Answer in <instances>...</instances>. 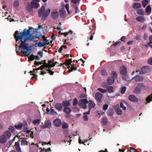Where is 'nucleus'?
Masks as SVG:
<instances>
[{
    "mask_svg": "<svg viewBox=\"0 0 152 152\" xmlns=\"http://www.w3.org/2000/svg\"><path fill=\"white\" fill-rule=\"evenodd\" d=\"M16 42L18 41L21 42V44L19 46L16 44V52H20L24 56L31 57L29 56L32 51L30 50L29 47H28V43H26L27 42L25 39L14 37ZM32 57H38V56H33Z\"/></svg>",
    "mask_w": 152,
    "mask_h": 152,
    "instance_id": "nucleus-1",
    "label": "nucleus"
},
{
    "mask_svg": "<svg viewBox=\"0 0 152 152\" xmlns=\"http://www.w3.org/2000/svg\"><path fill=\"white\" fill-rule=\"evenodd\" d=\"M32 28V27H30L28 30L24 29L22 32L17 30L15 31L14 34V37L23 39H27V37L32 34L31 32V31Z\"/></svg>",
    "mask_w": 152,
    "mask_h": 152,
    "instance_id": "nucleus-2",
    "label": "nucleus"
},
{
    "mask_svg": "<svg viewBox=\"0 0 152 152\" xmlns=\"http://www.w3.org/2000/svg\"><path fill=\"white\" fill-rule=\"evenodd\" d=\"M51 10L48 9L45 11V7L42 5L38 11V16L39 18H41L42 20H45L50 13Z\"/></svg>",
    "mask_w": 152,
    "mask_h": 152,
    "instance_id": "nucleus-3",
    "label": "nucleus"
},
{
    "mask_svg": "<svg viewBox=\"0 0 152 152\" xmlns=\"http://www.w3.org/2000/svg\"><path fill=\"white\" fill-rule=\"evenodd\" d=\"M151 68L149 66H144L141 69L140 74H142L151 71Z\"/></svg>",
    "mask_w": 152,
    "mask_h": 152,
    "instance_id": "nucleus-4",
    "label": "nucleus"
},
{
    "mask_svg": "<svg viewBox=\"0 0 152 152\" xmlns=\"http://www.w3.org/2000/svg\"><path fill=\"white\" fill-rule=\"evenodd\" d=\"M59 15L60 17L64 19L66 18V12L64 7H62L59 10Z\"/></svg>",
    "mask_w": 152,
    "mask_h": 152,
    "instance_id": "nucleus-5",
    "label": "nucleus"
},
{
    "mask_svg": "<svg viewBox=\"0 0 152 152\" xmlns=\"http://www.w3.org/2000/svg\"><path fill=\"white\" fill-rule=\"evenodd\" d=\"M27 39H25L27 41H29L30 42L31 41H33L34 42H35V41H34V39H39L40 38V37L38 36L37 34H36L35 36H33L32 34H31V35H30L28 37H27Z\"/></svg>",
    "mask_w": 152,
    "mask_h": 152,
    "instance_id": "nucleus-6",
    "label": "nucleus"
},
{
    "mask_svg": "<svg viewBox=\"0 0 152 152\" xmlns=\"http://www.w3.org/2000/svg\"><path fill=\"white\" fill-rule=\"evenodd\" d=\"M127 72V69L124 66H121L120 68V73L122 75H125Z\"/></svg>",
    "mask_w": 152,
    "mask_h": 152,
    "instance_id": "nucleus-7",
    "label": "nucleus"
},
{
    "mask_svg": "<svg viewBox=\"0 0 152 152\" xmlns=\"http://www.w3.org/2000/svg\"><path fill=\"white\" fill-rule=\"evenodd\" d=\"M51 18L54 20L57 19L59 16V13L58 11L52 12L50 14Z\"/></svg>",
    "mask_w": 152,
    "mask_h": 152,
    "instance_id": "nucleus-8",
    "label": "nucleus"
},
{
    "mask_svg": "<svg viewBox=\"0 0 152 152\" xmlns=\"http://www.w3.org/2000/svg\"><path fill=\"white\" fill-rule=\"evenodd\" d=\"M129 100L134 102H136L138 101V99L133 95H130L129 96Z\"/></svg>",
    "mask_w": 152,
    "mask_h": 152,
    "instance_id": "nucleus-9",
    "label": "nucleus"
},
{
    "mask_svg": "<svg viewBox=\"0 0 152 152\" xmlns=\"http://www.w3.org/2000/svg\"><path fill=\"white\" fill-rule=\"evenodd\" d=\"M124 104L126 106H129V104L125 100L122 101L120 102V107L122 108L124 110H125L126 109V107L124 106Z\"/></svg>",
    "mask_w": 152,
    "mask_h": 152,
    "instance_id": "nucleus-10",
    "label": "nucleus"
},
{
    "mask_svg": "<svg viewBox=\"0 0 152 152\" xmlns=\"http://www.w3.org/2000/svg\"><path fill=\"white\" fill-rule=\"evenodd\" d=\"M54 125L56 127L60 126L61 124V121L58 118L56 119L53 121Z\"/></svg>",
    "mask_w": 152,
    "mask_h": 152,
    "instance_id": "nucleus-11",
    "label": "nucleus"
},
{
    "mask_svg": "<svg viewBox=\"0 0 152 152\" xmlns=\"http://www.w3.org/2000/svg\"><path fill=\"white\" fill-rule=\"evenodd\" d=\"M114 109L115 112L118 115H121L122 114V112L121 109L119 107V104H117L114 107Z\"/></svg>",
    "mask_w": 152,
    "mask_h": 152,
    "instance_id": "nucleus-12",
    "label": "nucleus"
},
{
    "mask_svg": "<svg viewBox=\"0 0 152 152\" xmlns=\"http://www.w3.org/2000/svg\"><path fill=\"white\" fill-rule=\"evenodd\" d=\"M72 59H67L66 60V61L62 64L61 63L60 64L58 65L57 66L61 67L63 65H65L67 67L68 65H70L72 63Z\"/></svg>",
    "mask_w": 152,
    "mask_h": 152,
    "instance_id": "nucleus-13",
    "label": "nucleus"
},
{
    "mask_svg": "<svg viewBox=\"0 0 152 152\" xmlns=\"http://www.w3.org/2000/svg\"><path fill=\"white\" fill-rule=\"evenodd\" d=\"M102 94L101 93L97 92L95 95V97L97 101L99 102H100L101 101Z\"/></svg>",
    "mask_w": 152,
    "mask_h": 152,
    "instance_id": "nucleus-14",
    "label": "nucleus"
},
{
    "mask_svg": "<svg viewBox=\"0 0 152 152\" xmlns=\"http://www.w3.org/2000/svg\"><path fill=\"white\" fill-rule=\"evenodd\" d=\"M55 107L56 110L59 111L61 110L63 108L62 104L60 102L56 103L55 105Z\"/></svg>",
    "mask_w": 152,
    "mask_h": 152,
    "instance_id": "nucleus-15",
    "label": "nucleus"
},
{
    "mask_svg": "<svg viewBox=\"0 0 152 152\" xmlns=\"http://www.w3.org/2000/svg\"><path fill=\"white\" fill-rule=\"evenodd\" d=\"M15 147L16 150L18 152H21V149L19 145V140L15 143Z\"/></svg>",
    "mask_w": 152,
    "mask_h": 152,
    "instance_id": "nucleus-16",
    "label": "nucleus"
},
{
    "mask_svg": "<svg viewBox=\"0 0 152 152\" xmlns=\"http://www.w3.org/2000/svg\"><path fill=\"white\" fill-rule=\"evenodd\" d=\"M133 79H134L136 82H142L143 80V77L139 75L134 77Z\"/></svg>",
    "mask_w": 152,
    "mask_h": 152,
    "instance_id": "nucleus-17",
    "label": "nucleus"
},
{
    "mask_svg": "<svg viewBox=\"0 0 152 152\" xmlns=\"http://www.w3.org/2000/svg\"><path fill=\"white\" fill-rule=\"evenodd\" d=\"M26 9L27 11L29 12H31L33 10V7L31 6V4L30 3L27 4L26 5Z\"/></svg>",
    "mask_w": 152,
    "mask_h": 152,
    "instance_id": "nucleus-18",
    "label": "nucleus"
},
{
    "mask_svg": "<svg viewBox=\"0 0 152 152\" xmlns=\"http://www.w3.org/2000/svg\"><path fill=\"white\" fill-rule=\"evenodd\" d=\"M114 82V79L113 77H110L107 78V83L109 85H111L113 84Z\"/></svg>",
    "mask_w": 152,
    "mask_h": 152,
    "instance_id": "nucleus-19",
    "label": "nucleus"
},
{
    "mask_svg": "<svg viewBox=\"0 0 152 152\" xmlns=\"http://www.w3.org/2000/svg\"><path fill=\"white\" fill-rule=\"evenodd\" d=\"M43 65L41 66L39 68L37 69H34L33 70V71L34 73H37V70H42L45 68H46L45 69H46V68H47V66L45 64V63L43 64Z\"/></svg>",
    "mask_w": 152,
    "mask_h": 152,
    "instance_id": "nucleus-20",
    "label": "nucleus"
},
{
    "mask_svg": "<svg viewBox=\"0 0 152 152\" xmlns=\"http://www.w3.org/2000/svg\"><path fill=\"white\" fill-rule=\"evenodd\" d=\"M31 4L33 8L37 9L39 6V3L34 1H31Z\"/></svg>",
    "mask_w": 152,
    "mask_h": 152,
    "instance_id": "nucleus-21",
    "label": "nucleus"
},
{
    "mask_svg": "<svg viewBox=\"0 0 152 152\" xmlns=\"http://www.w3.org/2000/svg\"><path fill=\"white\" fill-rule=\"evenodd\" d=\"M67 68L69 69V72H72L73 70H77L76 67H74L71 64L70 65H68Z\"/></svg>",
    "mask_w": 152,
    "mask_h": 152,
    "instance_id": "nucleus-22",
    "label": "nucleus"
},
{
    "mask_svg": "<svg viewBox=\"0 0 152 152\" xmlns=\"http://www.w3.org/2000/svg\"><path fill=\"white\" fill-rule=\"evenodd\" d=\"M88 107L89 109H91V108H94L95 106V104L92 100H90L89 102Z\"/></svg>",
    "mask_w": 152,
    "mask_h": 152,
    "instance_id": "nucleus-23",
    "label": "nucleus"
},
{
    "mask_svg": "<svg viewBox=\"0 0 152 152\" xmlns=\"http://www.w3.org/2000/svg\"><path fill=\"white\" fill-rule=\"evenodd\" d=\"M7 138L3 135L0 136V141L1 143L3 144L7 142Z\"/></svg>",
    "mask_w": 152,
    "mask_h": 152,
    "instance_id": "nucleus-24",
    "label": "nucleus"
},
{
    "mask_svg": "<svg viewBox=\"0 0 152 152\" xmlns=\"http://www.w3.org/2000/svg\"><path fill=\"white\" fill-rule=\"evenodd\" d=\"M141 7V5L139 3H135L133 5L132 7L135 9H139Z\"/></svg>",
    "mask_w": 152,
    "mask_h": 152,
    "instance_id": "nucleus-25",
    "label": "nucleus"
},
{
    "mask_svg": "<svg viewBox=\"0 0 152 152\" xmlns=\"http://www.w3.org/2000/svg\"><path fill=\"white\" fill-rule=\"evenodd\" d=\"M62 106L64 107L69 106L70 105V103L68 101L64 100L62 102Z\"/></svg>",
    "mask_w": 152,
    "mask_h": 152,
    "instance_id": "nucleus-26",
    "label": "nucleus"
},
{
    "mask_svg": "<svg viewBox=\"0 0 152 152\" xmlns=\"http://www.w3.org/2000/svg\"><path fill=\"white\" fill-rule=\"evenodd\" d=\"M54 59H52L48 61V63H45V64L47 66V67H49L51 68V66L52 65L53 63H54Z\"/></svg>",
    "mask_w": 152,
    "mask_h": 152,
    "instance_id": "nucleus-27",
    "label": "nucleus"
},
{
    "mask_svg": "<svg viewBox=\"0 0 152 152\" xmlns=\"http://www.w3.org/2000/svg\"><path fill=\"white\" fill-rule=\"evenodd\" d=\"M34 46H35L36 48L38 47H42L44 46L43 42H42L40 41L36 42L34 45Z\"/></svg>",
    "mask_w": 152,
    "mask_h": 152,
    "instance_id": "nucleus-28",
    "label": "nucleus"
},
{
    "mask_svg": "<svg viewBox=\"0 0 152 152\" xmlns=\"http://www.w3.org/2000/svg\"><path fill=\"white\" fill-rule=\"evenodd\" d=\"M3 135H4L7 139H9L10 137L11 134L10 131H7L4 132Z\"/></svg>",
    "mask_w": 152,
    "mask_h": 152,
    "instance_id": "nucleus-29",
    "label": "nucleus"
},
{
    "mask_svg": "<svg viewBox=\"0 0 152 152\" xmlns=\"http://www.w3.org/2000/svg\"><path fill=\"white\" fill-rule=\"evenodd\" d=\"M137 86L141 90L145 89V86L142 83H140L137 85Z\"/></svg>",
    "mask_w": 152,
    "mask_h": 152,
    "instance_id": "nucleus-30",
    "label": "nucleus"
},
{
    "mask_svg": "<svg viewBox=\"0 0 152 152\" xmlns=\"http://www.w3.org/2000/svg\"><path fill=\"white\" fill-rule=\"evenodd\" d=\"M136 20L140 22H142L145 20V18L142 16H139L136 18Z\"/></svg>",
    "mask_w": 152,
    "mask_h": 152,
    "instance_id": "nucleus-31",
    "label": "nucleus"
},
{
    "mask_svg": "<svg viewBox=\"0 0 152 152\" xmlns=\"http://www.w3.org/2000/svg\"><path fill=\"white\" fill-rule=\"evenodd\" d=\"M141 91L140 89L137 86L135 87V90L133 91V93L137 94H139L141 93Z\"/></svg>",
    "mask_w": 152,
    "mask_h": 152,
    "instance_id": "nucleus-32",
    "label": "nucleus"
},
{
    "mask_svg": "<svg viewBox=\"0 0 152 152\" xmlns=\"http://www.w3.org/2000/svg\"><path fill=\"white\" fill-rule=\"evenodd\" d=\"M72 112V110L69 107H66L64 109V112L66 113H70Z\"/></svg>",
    "mask_w": 152,
    "mask_h": 152,
    "instance_id": "nucleus-33",
    "label": "nucleus"
},
{
    "mask_svg": "<svg viewBox=\"0 0 152 152\" xmlns=\"http://www.w3.org/2000/svg\"><path fill=\"white\" fill-rule=\"evenodd\" d=\"M145 100L147 102L146 104H147V103H149L152 101V93L145 98Z\"/></svg>",
    "mask_w": 152,
    "mask_h": 152,
    "instance_id": "nucleus-34",
    "label": "nucleus"
},
{
    "mask_svg": "<svg viewBox=\"0 0 152 152\" xmlns=\"http://www.w3.org/2000/svg\"><path fill=\"white\" fill-rule=\"evenodd\" d=\"M151 8L150 6H147L145 9V11L146 13H150L151 12Z\"/></svg>",
    "mask_w": 152,
    "mask_h": 152,
    "instance_id": "nucleus-35",
    "label": "nucleus"
},
{
    "mask_svg": "<svg viewBox=\"0 0 152 152\" xmlns=\"http://www.w3.org/2000/svg\"><path fill=\"white\" fill-rule=\"evenodd\" d=\"M46 60H44V61H35L34 63V64L36 65H39L40 64H43L45 63Z\"/></svg>",
    "mask_w": 152,
    "mask_h": 152,
    "instance_id": "nucleus-36",
    "label": "nucleus"
},
{
    "mask_svg": "<svg viewBox=\"0 0 152 152\" xmlns=\"http://www.w3.org/2000/svg\"><path fill=\"white\" fill-rule=\"evenodd\" d=\"M111 75L112 76L111 77H113L114 79H116L118 77L117 74L115 71H112Z\"/></svg>",
    "mask_w": 152,
    "mask_h": 152,
    "instance_id": "nucleus-37",
    "label": "nucleus"
},
{
    "mask_svg": "<svg viewBox=\"0 0 152 152\" xmlns=\"http://www.w3.org/2000/svg\"><path fill=\"white\" fill-rule=\"evenodd\" d=\"M86 104V103H83L80 102L78 103V105L80 106L83 109H86L87 107V105Z\"/></svg>",
    "mask_w": 152,
    "mask_h": 152,
    "instance_id": "nucleus-38",
    "label": "nucleus"
},
{
    "mask_svg": "<svg viewBox=\"0 0 152 152\" xmlns=\"http://www.w3.org/2000/svg\"><path fill=\"white\" fill-rule=\"evenodd\" d=\"M137 13L139 15H144V10L142 9H138Z\"/></svg>",
    "mask_w": 152,
    "mask_h": 152,
    "instance_id": "nucleus-39",
    "label": "nucleus"
},
{
    "mask_svg": "<svg viewBox=\"0 0 152 152\" xmlns=\"http://www.w3.org/2000/svg\"><path fill=\"white\" fill-rule=\"evenodd\" d=\"M111 49V50L110 51V56H113L116 53L115 48H113V49H112V48H111L110 50Z\"/></svg>",
    "mask_w": 152,
    "mask_h": 152,
    "instance_id": "nucleus-40",
    "label": "nucleus"
},
{
    "mask_svg": "<svg viewBox=\"0 0 152 152\" xmlns=\"http://www.w3.org/2000/svg\"><path fill=\"white\" fill-rule=\"evenodd\" d=\"M149 1L148 0H143L142 1V5L143 7L145 8L148 4Z\"/></svg>",
    "mask_w": 152,
    "mask_h": 152,
    "instance_id": "nucleus-41",
    "label": "nucleus"
},
{
    "mask_svg": "<svg viewBox=\"0 0 152 152\" xmlns=\"http://www.w3.org/2000/svg\"><path fill=\"white\" fill-rule=\"evenodd\" d=\"M107 115L110 116H112L113 114V109H109L107 111Z\"/></svg>",
    "mask_w": 152,
    "mask_h": 152,
    "instance_id": "nucleus-42",
    "label": "nucleus"
},
{
    "mask_svg": "<svg viewBox=\"0 0 152 152\" xmlns=\"http://www.w3.org/2000/svg\"><path fill=\"white\" fill-rule=\"evenodd\" d=\"M47 128H49L51 126V124L50 120H48L47 121L45 124Z\"/></svg>",
    "mask_w": 152,
    "mask_h": 152,
    "instance_id": "nucleus-43",
    "label": "nucleus"
},
{
    "mask_svg": "<svg viewBox=\"0 0 152 152\" xmlns=\"http://www.w3.org/2000/svg\"><path fill=\"white\" fill-rule=\"evenodd\" d=\"M107 88L108 91L109 93H112L113 92V87L107 86Z\"/></svg>",
    "mask_w": 152,
    "mask_h": 152,
    "instance_id": "nucleus-44",
    "label": "nucleus"
},
{
    "mask_svg": "<svg viewBox=\"0 0 152 152\" xmlns=\"http://www.w3.org/2000/svg\"><path fill=\"white\" fill-rule=\"evenodd\" d=\"M22 127V124L21 123H18L15 125V127L16 129H20Z\"/></svg>",
    "mask_w": 152,
    "mask_h": 152,
    "instance_id": "nucleus-45",
    "label": "nucleus"
},
{
    "mask_svg": "<svg viewBox=\"0 0 152 152\" xmlns=\"http://www.w3.org/2000/svg\"><path fill=\"white\" fill-rule=\"evenodd\" d=\"M108 123L107 119L106 118H103L102 121V124L103 125H106Z\"/></svg>",
    "mask_w": 152,
    "mask_h": 152,
    "instance_id": "nucleus-46",
    "label": "nucleus"
},
{
    "mask_svg": "<svg viewBox=\"0 0 152 152\" xmlns=\"http://www.w3.org/2000/svg\"><path fill=\"white\" fill-rule=\"evenodd\" d=\"M68 124L65 122H63L62 125V127L64 129H67L68 128Z\"/></svg>",
    "mask_w": 152,
    "mask_h": 152,
    "instance_id": "nucleus-47",
    "label": "nucleus"
},
{
    "mask_svg": "<svg viewBox=\"0 0 152 152\" xmlns=\"http://www.w3.org/2000/svg\"><path fill=\"white\" fill-rule=\"evenodd\" d=\"M43 44L44 46L45 45H48L50 44V43L49 42V40L48 39H45L43 40Z\"/></svg>",
    "mask_w": 152,
    "mask_h": 152,
    "instance_id": "nucleus-48",
    "label": "nucleus"
},
{
    "mask_svg": "<svg viewBox=\"0 0 152 152\" xmlns=\"http://www.w3.org/2000/svg\"><path fill=\"white\" fill-rule=\"evenodd\" d=\"M28 144V142L26 140H22L21 141V145H27Z\"/></svg>",
    "mask_w": 152,
    "mask_h": 152,
    "instance_id": "nucleus-49",
    "label": "nucleus"
},
{
    "mask_svg": "<svg viewBox=\"0 0 152 152\" xmlns=\"http://www.w3.org/2000/svg\"><path fill=\"white\" fill-rule=\"evenodd\" d=\"M126 90V87L125 86H123L121 89L120 92L122 94H124L125 93Z\"/></svg>",
    "mask_w": 152,
    "mask_h": 152,
    "instance_id": "nucleus-50",
    "label": "nucleus"
},
{
    "mask_svg": "<svg viewBox=\"0 0 152 152\" xmlns=\"http://www.w3.org/2000/svg\"><path fill=\"white\" fill-rule=\"evenodd\" d=\"M51 114L52 115H57V113L55 111V110L53 109L52 107H51Z\"/></svg>",
    "mask_w": 152,
    "mask_h": 152,
    "instance_id": "nucleus-51",
    "label": "nucleus"
},
{
    "mask_svg": "<svg viewBox=\"0 0 152 152\" xmlns=\"http://www.w3.org/2000/svg\"><path fill=\"white\" fill-rule=\"evenodd\" d=\"M121 42H115V43L113 44L110 47L109 49H110L111 48H112V47L114 46L115 47L118 44H121Z\"/></svg>",
    "mask_w": 152,
    "mask_h": 152,
    "instance_id": "nucleus-52",
    "label": "nucleus"
},
{
    "mask_svg": "<svg viewBox=\"0 0 152 152\" xmlns=\"http://www.w3.org/2000/svg\"><path fill=\"white\" fill-rule=\"evenodd\" d=\"M48 69L46 70V71L48 72V73L51 75H53L54 72L53 71H52L50 70V68H49V67H48Z\"/></svg>",
    "mask_w": 152,
    "mask_h": 152,
    "instance_id": "nucleus-53",
    "label": "nucleus"
},
{
    "mask_svg": "<svg viewBox=\"0 0 152 152\" xmlns=\"http://www.w3.org/2000/svg\"><path fill=\"white\" fill-rule=\"evenodd\" d=\"M9 130L12 132L13 133L15 132V130L13 126H10L9 128Z\"/></svg>",
    "mask_w": 152,
    "mask_h": 152,
    "instance_id": "nucleus-54",
    "label": "nucleus"
},
{
    "mask_svg": "<svg viewBox=\"0 0 152 152\" xmlns=\"http://www.w3.org/2000/svg\"><path fill=\"white\" fill-rule=\"evenodd\" d=\"M40 120L39 119H35L32 121V123L34 124H39L40 122Z\"/></svg>",
    "mask_w": 152,
    "mask_h": 152,
    "instance_id": "nucleus-55",
    "label": "nucleus"
},
{
    "mask_svg": "<svg viewBox=\"0 0 152 152\" xmlns=\"http://www.w3.org/2000/svg\"><path fill=\"white\" fill-rule=\"evenodd\" d=\"M80 102L81 103H86L88 104V102L87 99L86 98L84 99H80Z\"/></svg>",
    "mask_w": 152,
    "mask_h": 152,
    "instance_id": "nucleus-56",
    "label": "nucleus"
},
{
    "mask_svg": "<svg viewBox=\"0 0 152 152\" xmlns=\"http://www.w3.org/2000/svg\"><path fill=\"white\" fill-rule=\"evenodd\" d=\"M28 61H32L34 60H39L40 59V58H28Z\"/></svg>",
    "mask_w": 152,
    "mask_h": 152,
    "instance_id": "nucleus-57",
    "label": "nucleus"
},
{
    "mask_svg": "<svg viewBox=\"0 0 152 152\" xmlns=\"http://www.w3.org/2000/svg\"><path fill=\"white\" fill-rule=\"evenodd\" d=\"M97 90L100 92H101L102 93H105L107 90L105 89H102L101 88H97Z\"/></svg>",
    "mask_w": 152,
    "mask_h": 152,
    "instance_id": "nucleus-58",
    "label": "nucleus"
},
{
    "mask_svg": "<svg viewBox=\"0 0 152 152\" xmlns=\"http://www.w3.org/2000/svg\"><path fill=\"white\" fill-rule=\"evenodd\" d=\"M19 5L18 1H14L13 2V5L14 7H18Z\"/></svg>",
    "mask_w": 152,
    "mask_h": 152,
    "instance_id": "nucleus-59",
    "label": "nucleus"
},
{
    "mask_svg": "<svg viewBox=\"0 0 152 152\" xmlns=\"http://www.w3.org/2000/svg\"><path fill=\"white\" fill-rule=\"evenodd\" d=\"M101 74L103 75H107V72L105 70H102L101 72Z\"/></svg>",
    "mask_w": 152,
    "mask_h": 152,
    "instance_id": "nucleus-60",
    "label": "nucleus"
},
{
    "mask_svg": "<svg viewBox=\"0 0 152 152\" xmlns=\"http://www.w3.org/2000/svg\"><path fill=\"white\" fill-rule=\"evenodd\" d=\"M108 107V105L107 104H105L103 106V109L104 110H107Z\"/></svg>",
    "mask_w": 152,
    "mask_h": 152,
    "instance_id": "nucleus-61",
    "label": "nucleus"
},
{
    "mask_svg": "<svg viewBox=\"0 0 152 152\" xmlns=\"http://www.w3.org/2000/svg\"><path fill=\"white\" fill-rule=\"evenodd\" d=\"M77 103L78 101L77 99L76 98H75L74 99L73 105L75 106H76Z\"/></svg>",
    "mask_w": 152,
    "mask_h": 152,
    "instance_id": "nucleus-62",
    "label": "nucleus"
},
{
    "mask_svg": "<svg viewBox=\"0 0 152 152\" xmlns=\"http://www.w3.org/2000/svg\"><path fill=\"white\" fill-rule=\"evenodd\" d=\"M72 111L73 112H76L79 111V109L76 107H75L73 108Z\"/></svg>",
    "mask_w": 152,
    "mask_h": 152,
    "instance_id": "nucleus-63",
    "label": "nucleus"
},
{
    "mask_svg": "<svg viewBox=\"0 0 152 152\" xmlns=\"http://www.w3.org/2000/svg\"><path fill=\"white\" fill-rule=\"evenodd\" d=\"M148 63L150 65H152V58H150L148 59Z\"/></svg>",
    "mask_w": 152,
    "mask_h": 152,
    "instance_id": "nucleus-64",
    "label": "nucleus"
}]
</instances>
